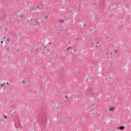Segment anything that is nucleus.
I'll use <instances>...</instances> for the list:
<instances>
[{
    "mask_svg": "<svg viewBox=\"0 0 131 131\" xmlns=\"http://www.w3.org/2000/svg\"><path fill=\"white\" fill-rule=\"evenodd\" d=\"M104 38H106V39H109L110 38V36H109L107 35H104Z\"/></svg>",
    "mask_w": 131,
    "mask_h": 131,
    "instance_id": "7ed1b4c3",
    "label": "nucleus"
},
{
    "mask_svg": "<svg viewBox=\"0 0 131 131\" xmlns=\"http://www.w3.org/2000/svg\"><path fill=\"white\" fill-rule=\"evenodd\" d=\"M7 51H9V49H7Z\"/></svg>",
    "mask_w": 131,
    "mask_h": 131,
    "instance_id": "2eb2a0df",
    "label": "nucleus"
},
{
    "mask_svg": "<svg viewBox=\"0 0 131 131\" xmlns=\"http://www.w3.org/2000/svg\"><path fill=\"white\" fill-rule=\"evenodd\" d=\"M49 43L51 45V42H49Z\"/></svg>",
    "mask_w": 131,
    "mask_h": 131,
    "instance_id": "dca6fc26",
    "label": "nucleus"
},
{
    "mask_svg": "<svg viewBox=\"0 0 131 131\" xmlns=\"http://www.w3.org/2000/svg\"><path fill=\"white\" fill-rule=\"evenodd\" d=\"M63 20H60V22H63Z\"/></svg>",
    "mask_w": 131,
    "mask_h": 131,
    "instance_id": "ddd939ff",
    "label": "nucleus"
},
{
    "mask_svg": "<svg viewBox=\"0 0 131 131\" xmlns=\"http://www.w3.org/2000/svg\"><path fill=\"white\" fill-rule=\"evenodd\" d=\"M96 46H98V45H96Z\"/></svg>",
    "mask_w": 131,
    "mask_h": 131,
    "instance_id": "f3484780",
    "label": "nucleus"
},
{
    "mask_svg": "<svg viewBox=\"0 0 131 131\" xmlns=\"http://www.w3.org/2000/svg\"><path fill=\"white\" fill-rule=\"evenodd\" d=\"M119 129L120 130H123V129H124V126L119 127Z\"/></svg>",
    "mask_w": 131,
    "mask_h": 131,
    "instance_id": "f03ea898",
    "label": "nucleus"
},
{
    "mask_svg": "<svg viewBox=\"0 0 131 131\" xmlns=\"http://www.w3.org/2000/svg\"><path fill=\"white\" fill-rule=\"evenodd\" d=\"M45 48H47V46H45Z\"/></svg>",
    "mask_w": 131,
    "mask_h": 131,
    "instance_id": "a211bd4d",
    "label": "nucleus"
},
{
    "mask_svg": "<svg viewBox=\"0 0 131 131\" xmlns=\"http://www.w3.org/2000/svg\"><path fill=\"white\" fill-rule=\"evenodd\" d=\"M99 43V42H97L96 45H98Z\"/></svg>",
    "mask_w": 131,
    "mask_h": 131,
    "instance_id": "9b49d317",
    "label": "nucleus"
},
{
    "mask_svg": "<svg viewBox=\"0 0 131 131\" xmlns=\"http://www.w3.org/2000/svg\"><path fill=\"white\" fill-rule=\"evenodd\" d=\"M45 17H46V18H49V16H48V15L45 16Z\"/></svg>",
    "mask_w": 131,
    "mask_h": 131,
    "instance_id": "6e6552de",
    "label": "nucleus"
},
{
    "mask_svg": "<svg viewBox=\"0 0 131 131\" xmlns=\"http://www.w3.org/2000/svg\"><path fill=\"white\" fill-rule=\"evenodd\" d=\"M108 111H113V110H115V108L113 107H110L108 108Z\"/></svg>",
    "mask_w": 131,
    "mask_h": 131,
    "instance_id": "f257e3e1",
    "label": "nucleus"
},
{
    "mask_svg": "<svg viewBox=\"0 0 131 131\" xmlns=\"http://www.w3.org/2000/svg\"><path fill=\"white\" fill-rule=\"evenodd\" d=\"M70 49H72V48H71V47H69V48H68V51H69Z\"/></svg>",
    "mask_w": 131,
    "mask_h": 131,
    "instance_id": "423d86ee",
    "label": "nucleus"
},
{
    "mask_svg": "<svg viewBox=\"0 0 131 131\" xmlns=\"http://www.w3.org/2000/svg\"><path fill=\"white\" fill-rule=\"evenodd\" d=\"M3 42H3V41H2L1 42V45H3Z\"/></svg>",
    "mask_w": 131,
    "mask_h": 131,
    "instance_id": "1a4fd4ad",
    "label": "nucleus"
},
{
    "mask_svg": "<svg viewBox=\"0 0 131 131\" xmlns=\"http://www.w3.org/2000/svg\"><path fill=\"white\" fill-rule=\"evenodd\" d=\"M22 82H23V83H25V82H26V81H25V80H23L22 81Z\"/></svg>",
    "mask_w": 131,
    "mask_h": 131,
    "instance_id": "20e7f679",
    "label": "nucleus"
},
{
    "mask_svg": "<svg viewBox=\"0 0 131 131\" xmlns=\"http://www.w3.org/2000/svg\"><path fill=\"white\" fill-rule=\"evenodd\" d=\"M7 84H9V83L7 82Z\"/></svg>",
    "mask_w": 131,
    "mask_h": 131,
    "instance_id": "4468645a",
    "label": "nucleus"
},
{
    "mask_svg": "<svg viewBox=\"0 0 131 131\" xmlns=\"http://www.w3.org/2000/svg\"><path fill=\"white\" fill-rule=\"evenodd\" d=\"M117 52H118V50H117L115 51V53H117Z\"/></svg>",
    "mask_w": 131,
    "mask_h": 131,
    "instance_id": "0eeeda50",
    "label": "nucleus"
},
{
    "mask_svg": "<svg viewBox=\"0 0 131 131\" xmlns=\"http://www.w3.org/2000/svg\"><path fill=\"white\" fill-rule=\"evenodd\" d=\"M5 85V83H4L2 85H1V86H3V85Z\"/></svg>",
    "mask_w": 131,
    "mask_h": 131,
    "instance_id": "f8f14e48",
    "label": "nucleus"
},
{
    "mask_svg": "<svg viewBox=\"0 0 131 131\" xmlns=\"http://www.w3.org/2000/svg\"><path fill=\"white\" fill-rule=\"evenodd\" d=\"M4 118H7V116H5Z\"/></svg>",
    "mask_w": 131,
    "mask_h": 131,
    "instance_id": "9d476101",
    "label": "nucleus"
},
{
    "mask_svg": "<svg viewBox=\"0 0 131 131\" xmlns=\"http://www.w3.org/2000/svg\"><path fill=\"white\" fill-rule=\"evenodd\" d=\"M64 99H68V96H64Z\"/></svg>",
    "mask_w": 131,
    "mask_h": 131,
    "instance_id": "39448f33",
    "label": "nucleus"
}]
</instances>
